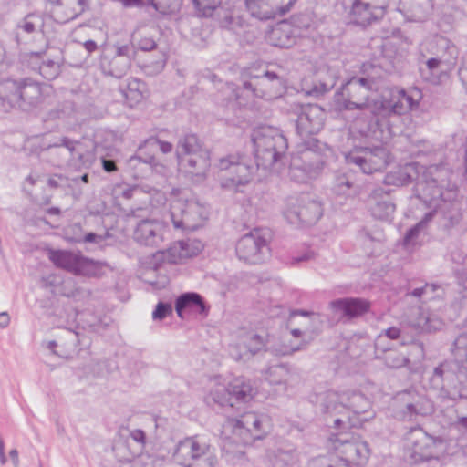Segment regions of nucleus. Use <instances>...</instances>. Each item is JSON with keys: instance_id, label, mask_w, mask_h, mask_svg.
Listing matches in <instances>:
<instances>
[{"instance_id": "8", "label": "nucleus", "mask_w": 467, "mask_h": 467, "mask_svg": "<svg viewBox=\"0 0 467 467\" xmlns=\"http://www.w3.org/2000/svg\"><path fill=\"white\" fill-rule=\"evenodd\" d=\"M324 414L337 415L352 411L354 414H364L371 407L369 400L359 391L338 393L327 391L320 403Z\"/></svg>"}, {"instance_id": "36", "label": "nucleus", "mask_w": 467, "mask_h": 467, "mask_svg": "<svg viewBox=\"0 0 467 467\" xmlns=\"http://www.w3.org/2000/svg\"><path fill=\"white\" fill-rule=\"evenodd\" d=\"M245 6L251 16L262 21L279 16L277 6L273 7L266 0H245Z\"/></svg>"}, {"instance_id": "39", "label": "nucleus", "mask_w": 467, "mask_h": 467, "mask_svg": "<svg viewBox=\"0 0 467 467\" xmlns=\"http://www.w3.org/2000/svg\"><path fill=\"white\" fill-rule=\"evenodd\" d=\"M145 93L146 84L140 79L132 78L128 82L124 96L129 106L132 108L144 99Z\"/></svg>"}, {"instance_id": "13", "label": "nucleus", "mask_w": 467, "mask_h": 467, "mask_svg": "<svg viewBox=\"0 0 467 467\" xmlns=\"http://www.w3.org/2000/svg\"><path fill=\"white\" fill-rule=\"evenodd\" d=\"M340 4L349 24L361 27L377 23L385 16L383 4H376L368 0H340Z\"/></svg>"}, {"instance_id": "53", "label": "nucleus", "mask_w": 467, "mask_h": 467, "mask_svg": "<svg viewBox=\"0 0 467 467\" xmlns=\"http://www.w3.org/2000/svg\"><path fill=\"white\" fill-rule=\"evenodd\" d=\"M420 234V226L416 225L407 231L404 235L402 244L405 248L409 249L415 245Z\"/></svg>"}, {"instance_id": "64", "label": "nucleus", "mask_w": 467, "mask_h": 467, "mask_svg": "<svg viewBox=\"0 0 467 467\" xmlns=\"http://www.w3.org/2000/svg\"><path fill=\"white\" fill-rule=\"evenodd\" d=\"M438 285L435 284H425L423 286V289H426L425 295H426V300H430L433 298V294L438 289Z\"/></svg>"}, {"instance_id": "51", "label": "nucleus", "mask_w": 467, "mask_h": 467, "mask_svg": "<svg viewBox=\"0 0 467 467\" xmlns=\"http://www.w3.org/2000/svg\"><path fill=\"white\" fill-rule=\"evenodd\" d=\"M230 354L232 358L236 361H246L252 358L251 354L245 348H244V346L241 342L231 348Z\"/></svg>"}, {"instance_id": "42", "label": "nucleus", "mask_w": 467, "mask_h": 467, "mask_svg": "<svg viewBox=\"0 0 467 467\" xmlns=\"http://www.w3.org/2000/svg\"><path fill=\"white\" fill-rule=\"evenodd\" d=\"M382 359L385 365L390 368H402L409 362V358L405 355L395 349L386 350Z\"/></svg>"}, {"instance_id": "7", "label": "nucleus", "mask_w": 467, "mask_h": 467, "mask_svg": "<svg viewBox=\"0 0 467 467\" xmlns=\"http://www.w3.org/2000/svg\"><path fill=\"white\" fill-rule=\"evenodd\" d=\"M323 215L321 202L308 193L287 198L284 216L296 226H311Z\"/></svg>"}, {"instance_id": "47", "label": "nucleus", "mask_w": 467, "mask_h": 467, "mask_svg": "<svg viewBox=\"0 0 467 467\" xmlns=\"http://www.w3.org/2000/svg\"><path fill=\"white\" fill-rule=\"evenodd\" d=\"M192 3L201 16L208 17L220 6L222 0H192Z\"/></svg>"}, {"instance_id": "17", "label": "nucleus", "mask_w": 467, "mask_h": 467, "mask_svg": "<svg viewBox=\"0 0 467 467\" xmlns=\"http://www.w3.org/2000/svg\"><path fill=\"white\" fill-rule=\"evenodd\" d=\"M135 55V47L131 43H116L111 53L107 52L101 57L100 68L105 75L120 78L128 73Z\"/></svg>"}, {"instance_id": "16", "label": "nucleus", "mask_w": 467, "mask_h": 467, "mask_svg": "<svg viewBox=\"0 0 467 467\" xmlns=\"http://www.w3.org/2000/svg\"><path fill=\"white\" fill-rule=\"evenodd\" d=\"M324 166V161L320 153L304 149L294 155L289 167V176L292 181L299 183L317 178Z\"/></svg>"}, {"instance_id": "49", "label": "nucleus", "mask_w": 467, "mask_h": 467, "mask_svg": "<svg viewBox=\"0 0 467 467\" xmlns=\"http://www.w3.org/2000/svg\"><path fill=\"white\" fill-rule=\"evenodd\" d=\"M353 187V182L347 174H339L336 177L333 189L337 194H348Z\"/></svg>"}, {"instance_id": "1", "label": "nucleus", "mask_w": 467, "mask_h": 467, "mask_svg": "<svg viewBox=\"0 0 467 467\" xmlns=\"http://www.w3.org/2000/svg\"><path fill=\"white\" fill-rule=\"evenodd\" d=\"M416 182L414 195L420 200L426 207L434 211L444 210L456 197L452 189H444L449 185L447 169L439 166L423 167Z\"/></svg>"}, {"instance_id": "55", "label": "nucleus", "mask_w": 467, "mask_h": 467, "mask_svg": "<svg viewBox=\"0 0 467 467\" xmlns=\"http://www.w3.org/2000/svg\"><path fill=\"white\" fill-rule=\"evenodd\" d=\"M294 26L295 30L301 28H308L310 26V18L307 15L299 14L291 17V21L289 22ZM297 34V32H296Z\"/></svg>"}, {"instance_id": "26", "label": "nucleus", "mask_w": 467, "mask_h": 467, "mask_svg": "<svg viewBox=\"0 0 467 467\" xmlns=\"http://www.w3.org/2000/svg\"><path fill=\"white\" fill-rule=\"evenodd\" d=\"M291 335L293 337L300 340L298 342L289 341L280 346H275L272 348V352L276 356H290L295 352L305 350L313 341L316 332L315 329L306 326L304 328H293Z\"/></svg>"}, {"instance_id": "57", "label": "nucleus", "mask_w": 467, "mask_h": 467, "mask_svg": "<svg viewBox=\"0 0 467 467\" xmlns=\"http://www.w3.org/2000/svg\"><path fill=\"white\" fill-rule=\"evenodd\" d=\"M297 315L308 317L309 323H311V324L319 323L321 321L320 316L318 314H317L315 312H308L306 310H294L291 312L290 317H294L295 316H297Z\"/></svg>"}, {"instance_id": "2", "label": "nucleus", "mask_w": 467, "mask_h": 467, "mask_svg": "<svg viewBox=\"0 0 467 467\" xmlns=\"http://www.w3.org/2000/svg\"><path fill=\"white\" fill-rule=\"evenodd\" d=\"M444 445L421 427L410 428L404 436V457L411 467H441Z\"/></svg>"}, {"instance_id": "35", "label": "nucleus", "mask_w": 467, "mask_h": 467, "mask_svg": "<svg viewBox=\"0 0 467 467\" xmlns=\"http://www.w3.org/2000/svg\"><path fill=\"white\" fill-rule=\"evenodd\" d=\"M20 79H7L0 85V100L3 107L15 108L20 105Z\"/></svg>"}, {"instance_id": "12", "label": "nucleus", "mask_w": 467, "mask_h": 467, "mask_svg": "<svg viewBox=\"0 0 467 467\" xmlns=\"http://www.w3.org/2000/svg\"><path fill=\"white\" fill-rule=\"evenodd\" d=\"M241 261L250 265L266 262L271 256V249L265 234L258 229L243 235L235 247Z\"/></svg>"}, {"instance_id": "23", "label": "nucleus", "mask_w": 467, "mask_h": 467, "mask_svg": "<svg viewBox=\"0 0 467 467\" xmlns=\"http://www.w3.org/2000/svg\"><path fill=\"white\" fill-rule=\"evenodd\" d=\"M282 86L281 78L275 72L265 71L263 75H251L244 81L243 87L255 97L266 98L273 96V90Z\"/></svg>"}, {"instance_id": "22", "label": "nucleus", "mask_w": 467, "mask_h": 467, "mask_svg": "<svg viewBox=\"0 0 467 467\" xmlns=\"http://www.w3.org/2000/svg\"><path fill=\"white\" fill-rule=\"evenodd\" d=\"M178 166L180 171L199 182L205 179L211 166L210 152L207 150L194 155L185 156L178 161Z\"/></svg>"}, {"instance_id": "58", "label": "nucleus", "mask_w": 467, "mask_h": 467, "mask_svg": "<svg viewBox=\"0 0 467 467\" xmlns=\"http://www.w3.org/2000/svg\"><path fill=\"white\" fill-rule=\"evenodd\" d=\"M296 0H280L277 6V12H279V16H285L287 14Z\"/></svg>"}, {"instance_id": "50", "label": "nucleus", "mask_w": 467, "mask_h": 467, "mask_svg": "<svg viewBox=\"0 0 467 467\" xmlns=\"http://www.w3.org/2000/svg\"><path fill=\"white\" fill-rule=\"evenodd\" d=\"M441 64L439 58L431 57L426 62V79L431 83H438V69Z\"/></svg>"}, {"instance_id": "59", "label": "nucleus", "mask_w": 467, "mask_h": 467, "mask_svg": "<svg viewBox=\"0 0 467 467\" xmlns=\"http://www.w3.org/2000/svg\"><path fill=\"white\" fill-rule=\"evenodd\" d=\"M457 374L460 377L467 379V355L462 359H458L457 362Z\"/></svg>"}, {"instance_id": "31", "label": "nucleus", "mask_w": 467, "mask_h": 467, "mask_svg": "<svg viewBox=\"0 0 467 467\" xmlns=\"http://www.w3.org/2000/svg\"><path fill=\"white\" fill-rule=\"evenodd\" d=\"M188 308H196L203 316H207L209 310L202 296L194 292L182 294L175 300V311L180 317H183V311Z\"/></svg>"}, {"instance_id": "56", "label": "nucleus", "mask_w": 467, "mask_h": 467, "mask_svg": "<svg viewBox=\"0 0 467 467\" xmlns=\"http://www.w3.org/2000/svg\"><path fill=\"white\" fill-rule=\"evenodd\" d=\"M137 47L142 51H150L156 48L157 44L153 38L143 36L138 41Z\"/></svg>"}, {"instance_id": "10", "label": "nucleus", "mask_w": 467, "mask_h": 467, "mask_svg": "<svg viewBox=\"0 0 467 467\" xmlns=\"http://www.w3.org/2000/svg\"><path fill=\"white\" fill-rule=\"evenodd\" d=\"M208 209L198 201L178 198L171 202L170 215L174 228L194 231L208 218Z\"/></svg>"}, {"instance_id": "38", "label": "nucleus", "mask_w": 467, "mask_h": 467, "mask_svg": "<svg viewBox=\"0 0 467 467\" xmlns=\"http://www.w3.org/2000/svg\"><path fill=\"white\" fill-rule=\"evenodd\" d=\"M337 83V77L327 68H320L317 72V79L307 94L315 97L322 96L330 91Z\"/></svg>"}, {"instance_id": "43", "label": "nucleus", "mask_w": 467, "mask_h": 467, "mask_svg": "<svg viewBox=\"0 0 467 467\" xmlns=\"http://www.w3.org/2000/svg\"><path fill=\"white\" fill-rule=\"evenodd\" d=\"M457 362L458 359L441 362L433 370L432 381L436 384L442 383L449 373L453 372L455 368L457 369Z\"/></svg>"}, {"instance_id": "3", "label": "nucleus", "mask_w": 467, "mask_h": 467, "mask_svg": "<svg viewBox=\"0 0 467 467\" xmlns=\"http://www.w3.org/2000/svg\"><path fill=\"white\" fill-rule=\"evenodd\" d=\"M330 441L339 459L333 462L327 458H320L317 461V467H356L367 462L369 450L358 435L352 432L331 434Z\"/></svg>"}, {"instance_id": "11", "label": "nucleus", "mask_w": 467, "mask_h": 467, "mask_svg": "<svg viewBox=\"0 0 467 467\" xmlns=\"http://www.w3.org/2000/svg\"><path fill=\"white\" fill-rule=\"evenodd\" d=\"M173 458L183 467H214L216 457L210 445L200 443L195 437L179 441Z\"/></svg>"}, {"instance_id": "34", "label": "nucleus", "mask_w": 467, "mask_h": 467, "mask_svg": "<svg viewBox=\"0 0 467 467\" xmlns=\"http://www.w3.org/2000/svg\"><path fill=\"white\" fill-rule=\"evenodd\" d=\"M261 420L254 412H245L240 419L234 420V430L240 434L249 433L253 440L262 439L260 434Z\"/></svg>"}, {"instance_id": "63", "label": "nucleus", "mask_w": 467, "mask_h": 467, "mask_svg": "<svg viewBox=\"0 0 467 467\" xmlns=\"http://www.w3.org/2000/svg\"><path fill=\"white\" fill-rule=\"evenodd\" d=\"M102 167L105 171L112 172L117 171L116 162L113 160L102 159Z\"/></svg>"}, {"instance_id": "21", "label": "nucleus", "mask_w": 467, "mask_h": 467, "mask_svg": "<svg viewBox=\"0 0 467 467\" xmlns=\"http://www.w3.org/2000/svg\"><path fill=\"white\" fill-rule=\"evenodd\" d=\"M329 308L341 320L349 321L362 317L370 309V302L362 297H342L332 300Z\"/></svg>"}, {"instance_id": "62", "label": "nucleus", "mask_w": 467, "mask_h": 467, "mask_svg": "<svg viewBox=\"0 0 467 467\" xmlns=\"http://www.w3.org/2000/svg\"><path fill=\"white\" fill-rule=\"evenodd\" d=\"M130 437L137 442L144 444L145 443V438L146 435L143 431L141 430H133L130 432Z\"/></svg>"}, {"instance_id": "52", "label": "nucleus", "mask_w": 467, "mask_h": 467, "mask_svg": "<svg viewBox=\"0 0 467 467\" xmlns=\"http://www.w3.org/2000/svg\"><path fill=\"white\" fill-rule=\"evenodd\" d=\"M166 64V58L163 54H161L160 57L151 63H147L144 65V69L147 74H158L162 71Z\"/></svg>"}, {"instance_id": "20", "label": "nucleus", "mask_w": 467, "mask_h": 467, "mask_svg": "<svg viewBox=\"0 0 467 467\" xmlns=\"http://www.w3.org/2000/svg\"><path fill=\"white\" fill-rule=\"evenodd\" d=\"M415 105L414 99L404 90L392 93L389 99L382 98L373 102L371 112L375 116L389 117L391 115H402L410 110Z\"/></svg>"}, {"instance_id": "24", "label": "nucleus", "mask_w": 467, "mask_h": 467, "mask_svg": "<svg viewBox=\"0 0 467 467\" xmlns=\"http://www.w3.org/2000/svg\"><path fill=\"white\" fill-rule=\"evenodd\" d=\"M368 205L371 214L379 220H389L396 209L390 199V190L384 186H377L371 191Z\"/></svg>"}, {"instance_id": "30", "label": "nucleus", "mask_w": 467, "mask_h": 467, "mask_svg": "<svg viewBox=\"0 0 467 467\" xmlns=\"http://www.w3.org/2000/svg\"><path fill=\"white\" fill-rule=\"evenodd\" d=\"M60 146L67 148L70 152V161L72 165L85 168H88L91 165L93 155L88 151L83 152L79 142L72 141L68 138L63 137L59 139L57 142L53 145H49L48 148Z\"/></svg>"}, {"instance_id": "45", "label": "nucleus", "mask_w": 467, "mask_h": 467, "mask_svg": "<svg viewBox=\"0 0 467 467\" xmlns=\"http://www.w3.org/2000/svg\"><path fill=\"white\" fill-rule=\"evenodd\" d=\"M182 5V0H155L152 6L163 15L177 13Z\"/></svg>"}, {"instance_id": "5", "label": "nucleus", "mask_w": 467, "mask_h": 467, "mask_svg": "<svg viewBox=\"0 0 467 467\" xmlns=\"http://www.w3.org/2000/svg\"><path fill=\"white\" fill-rule=\"evenodd\" d=\"M371 78L352 77L336 92L334 99L339 110H364L370 108L369 98L373 92Z\"/></svg>"}, {"instance_id": "27", "label": "nucleus", "mask_w": 467, "mask_h": 467, "mask_svg": "<svg viewBox=\"0 0 467 467\" xmlns=\"http://www.w3.org/2000/svg\"><path fill=\"white\" fill-rule=\"evenodd\" d=\"M423 167L414 162L398 166L386 174L384 183L388 186H404L411 183L413 181L417 182Z\"/></svg>"}, {"instance_id": "6", "label": "nucleus", "mask_w": 467, "mask_h": 467, "mask_svg": "<svg viewBox=\"0 0 467 467\" xmlns=\"http://www.w3.org/2000/svg\"><path fill=\"white\" fill-rule=\"evenodd\" d=\"M217 166L221 171L227 172V176L221 180V187L235 192H240V187L250 183L259 168L248 156L239 153L220 158Z\"/></svg>"}, {"instance_id": "46", "label": "nucleus", "mask_w": 467, "mask_h": 467, "mask_svg": "<svg viewBox=\"0 0 467 467\" xmlns=\"http://www.w3.org/2000/svg\"><path fill=\"white\" fill-rule=\"evenodd\" d=\"M39 74L47 80L56 78L60 72V66L57 61L47 59L42 62L38 67Z\"/></svg>"}, {"instance_id": "15", "label": "nucleus", "mask_w": 467, "mask_h": 467, "mask_svg": "<svg viewBox=\"0 0 467 467\" xmlns=\"http://www.w3.org/2000/svg\"><path fill=\"white\" fill-rule=\"evenodd\" d=\"M49 260L57 266L65 269L76 275L96 276L99 265L92 259L67 250H49Z\"/></svg>"}, {"instance_id": "54", "label": "nucleus", "mask_w": 467, "mask_h": 467, "mask_svg": "<svg viewBox=\"0 0 467 467\" xmlns=\"http://www.w3.org/2000/svg\"><path fill=\"white\" fill-rule=\"evenodd\" d=\"M172 307L168 303L160 302L157 304L153 313L152 317L154 320H162L168 315L171 314Z\"/></svg>"}, {"instance_id": "60", "label": "nucleus", "mask_w": 467, "mask_h": 467, "mask_svg": "<svg viewBox=\"0 0 467 467\" xmlns=\"http://www.w3.org/2000/svg\"><path fill=\"white\" fill-rule=\"evenodd\" d=\"M313 257H314V253L311 252V251H307V252L304 253L302 255L293 256L291 258V263L292 264H298V263H301V262L309 261Z\"/></svg>"}, {"instance_id": "18", "label": "nucleus", "mask_w": 467, "mask_h": 467, "mask_svg": "<svg viewBox=\"0 0 467 467\" xmlns=\"http://www.w3.org/2000/svg\"><path fill=\"white\" fill-rule=\"evenodd\" d=\"M291 109L296 116V132L302 138L317 134L323 129L326 112L317 104L294 103Z\"/></svg>"}, {"instance_id": "44", "label": "nucleus", "mask_w": 467, "mask_h": 467, "mask_svg": "<svg viewBox=\"0 0 467 467\" xmlns=\"http://www.w3.org/2000/svg\"><path fill=\"white\" fill-rule=\"evenodd\" d=\"M268 379L271 384L285 382L289 375V368L285 364L272 366L267 369Z\"/></svg>"}, {"instance_id": "19", "label": "nucleus", "mask_w": 467, "mask_h": 467, "mask_svg": "<svg viewBox=\"0 0 467 467\" xmlns=\"http://www.w3.org/2000/svg\"><path fill=\"white\" fill-rule=\"evenodd\" d=\"M348 164H354L367 174L381 171L389 163V153L383 146L360 148L346 155Z\"/></svg>"}, {"instance_id": "29", "label": "nucleus", "mask_w": 467, "mask_h": 467, "mask_svg": "<svg viewBox=\"0 0 467 467\" xmlns=\"http://www.w3.org/2000/svg\"><path fill=\"white\" fill-rule=\"evenodd\" d=\"M296 33L286 20L277 23L266 35L267 42L277 47L289 48L296 43Z\"/></svg>"}, {"instance_id": "33", "label": "nucleus", "mask_w": 467, "mask_h": 467, "mask_svg": "<svg viewBox=\"0 0 467 467\" xmlns=\"http://www.w3.org/2000/svg\"><path fill=\"white\" fill-rule=\"evenodd\" d=\"M194 242L179 241L174 243L165 253V258L171 264H177L183 259L196 255L200 251V243L194 246Z\"/></svg>"}, {"instance_id": "9", "label": "nucleus", "mask_w": 467, "mask_h": 467, "mask_svg": "<svg viewBox=\"0 0 467 467\" xmlns=\"http://www.w3.org/2000/svg\"><path fill=\"white\" fill-rule=\"evenodd\" d=\"M254 395L255 390L250 381L239 377L229 382L227 386L215 380L206 397V402L208 405L213 403L221 407L226 405L234 407V400L238 403H247Z\"/></svg>"}, {"instance_id": "40", "label": "nucleus", "mask_w": 467, "mask_h": 467, "mask_svg": "<svg viewBox=\"0 0 467 467\" xmlns=\"http://www.w3.org/2000/svg\"><path fill=\"white\" fill-rule=\"evenodd\" d=\"M57 7L66 6L64 21L78 17L88 7V0H61L59 3H51Z\"/></svg>"}, {"instance_id": "14", "label": "nucleus", "mask_w": 467, "mask_h": 467, "mask_svg": "<svg viewBox=\"0 0 467 467\" xmlns=\"http://www.w3.org/2000/svg\"><path fill=\"white\" fill-rule=\"evenodd\" d=\"M394 417L400 420H416L419 416L432 412L431 402L416 391L399 393L392 404Z\"/></svg>"}, {"instance_id": "48", "label": "nucleus", "mask_w": 467, "mask_h": 467, "mask_svg": "<svg viewBox=\"0 0 467 467\" xmlns=\"http://www.w3.org/2000/svg\"><path fill=\"white\" fill-rule=\"evenodd\" d=\"M420 326H422L426 331L432 332L441 330L443 327L442 320L433 314H427L419 322Z\"/></svg>"}, {"instance_id": "32", "label": "nucleus", "mask_w": 467, "mask_h": 467, "mask_svg": "<svg viewBox=\"0 0 467 467\" xmlns=\"http://www.w3.org/2000/svg\"><path fill=\"white\" fill-rule=\"evenodd\" d=\"M20 105L18 108L26 110L27 107L37 104L41 98V88L39 84L30 78L20 79Z\"/></svg>"}, {"instance_id": "41", "label": "nucleus", "mask_w": 467, "mask_h": 467, "mask_svg": "<svg viewBox=\"0 0 467 467\" xmlns=\"http://www.w3.org/2000/svg\"><path fill=\"white\" fill-rule=\"evenodd\" d=\"M240 342L243 344L244 348L251 354V357L259 352L265 344L264 337L254 333L246 334Z\"/></svg>"}, {"instance_id": "37", "label": "nucleus", "mask_w": 467, "mask_h": 467, "mask_svg": "<svg viewBox=\"0 0 467 467\" xmlns=\"http://www.w3.org/2000/svg\"><path fill=\"white\" fill-rule=\"evenodd\" d=\"M205 150H207L202 147L196 135L185 134L179 139L175 153L177 160L180 161L185 156L194 155Z\"/></svg>"}, {"instance_id": "61", "label": "nucleus", "mask_w": 467, "mask_h": 467, "mask_svg": "<svg viewBox=\"0 0 467 467\" xmlns=\"http://www.w3.org/2000/svg\"><path fill=\"white\" fill-rule=\"evenodd\" d=\"M104 237L102 235H99L97 234H94V233H88V234H86L84 236V239L83 241L85 243H94V244H99L101 243L102 241H104Z\"/></svg>"}, {"instance_id": "4", "label": "nucleus", "mask_w": 467, "mask_h": 467, "mask_svg": "<svg viewBox=\"0 0 467 467\" xmlns=\"http://www.w3.org/2000/svg\"><path fill=\"white\" fill-rule=\"evenodd\" d=\"M257 167L271 168L280 161L288 148L286 138L273 127H260L251 135Z\"/></svg>"}, {"instance_id": "28", "label": "nucleus", "mask_w": 467, "mask_h": 467, "mask_svg": "<svg viewBox=\"0 0 467 467\" xmlns=\"http://www.w3.org/2000/svg\"><path fill=\"white\" fill-rule=\"evenodd\" d=\"M155 149H160L162 153L167 154L172 151L173 145L171 142L162 141L158 138L151 137L140 146L138 154L129 160L130 164L135 166L137 162H142L150 166L156 165L157 160L155 156L146 152L147 150Z\"/></svg>"}, {"instance_id": "25", "label": "nucleus", "mask_w": 467, "mask_h": 467, "mask_svg": "<svg viewBox=\"0 0 467 467\" xmlns=\"http://www.w3.org/2000/svg\"><path fill=\"white\" fill-rule=\"evenodd\" d=\"M134 240L146 246H158L163 240V225L156 220H142L138 223Z\"/></svg>"}]
</instances>
